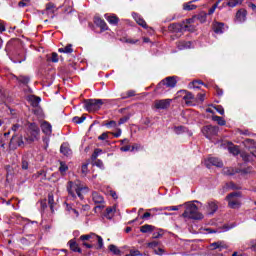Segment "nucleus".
Returning a JSON list of instances; mask_svg holds the SVG:
<instances>
[{
    "instance_id": "obj_1",
    "label": "nucleus",
    "mask_w": 256,
    "mask_h": 256,
    "mask_svg": "<svg viewBox=\"0 0 256 256\" xmlns=\"http://www.w3.org/2000/svg\"><path fill=\"white\" fill-rule=\"evenodd\" d=\"M178 81L179 77L177 76H168L164 78L156 87L157 95H163L164 93H167L168 89H175V87H177Z\"/></svg>"
},
{
    "instance_id": "obj_2",
    "label": "nucleus",
    "mask_w": 256,
    "mask_h": 256,
    "mask_svg": "<svg viewBox=\"0 0 256 256\" xmlns=\"http://www.w3.org/2000/svg\"><path fill=\"white\" fill-rule=\"evenodd\" d=\"M39 133H41V130L39 129V125H37V123H28L26 134L24 135L26 143L31 145V143L39 141Z\"/></svg>"
},
{
    "instance_id": "obj_3",
    "label": "nucleus",
    "mask_w": 256,
    "mask_h": 256,
    "mask_svg": "<svg viewBox=\"0 0 256 256\" xmlns=\"http://www.w3.org/2000/svg\"><path fill=\"white\" fill-rule=\"evenodd\" d=\"M186 209L184 213H182V217L184 219H193L194 221H199L203 219V214L200 213L199 207L193 203H185Z\"/></svg>"
},
{
    "instance_id": "obj_4",
    "label": "nucleus",
    "mask_w": 256,
    "mask_h": 256,
    "mask_svg": "<svg viewBox=\"0 0 256 256\" xmlns=\"http://www.w3.org/2000/svg\"><path fill=\"white\" fill-rule=\"evenodd\" d=\"M107 101V99H84L82 100V103L85 111H88V113H95V111H99Z\"/></svg>"
},
{
    "instance_id": "obj_5",
    "label": "nucleus",
    "mask_w": 256,
    "mask_h": 256,
    "mask_svg": "<svg viewBox=\"0 0 256 256\" xmlns=\"http://www.w3.org/2000/svg\"><path fill=\"white\" fill-rule=\"evenodd\" d=\"M238 198L243 197L242 192H232L228 194L225 198L226 201H228V207L230 209H240L241 208V201Z\"/></svg>"
},
{
    "instance_id": "obj_6",
    "label": "nucleus",
    "mask_w": 256,
    "mask_h": 256,
    "mask_svg": "<svg viewBox=\"0 0 256 256\" xmlns=\"http://www.w3.org/2000/svg\"><path fill=\"white\" fill-rule=\"evenodd\" d=\"M92 201L95 203V207L93 209L94 213H101L103 209H105V198H103V195H101L99 192H92Z\"/></svg>"
},
{
    "instance_id": "obj_7",
    "label": "nucleus",
    "mask_w": 256,
    "mask_h": 256,
    "mask_svg": "<svg viewBox=\"0 0 256 256\" xmlns=\"http://www.w3.org/2000/svg\"><path fill=\"white\" fill-rule=\"evenodd\" d=\"M202 133L206 137V139H209L211 141L213 137H217V135L219 134V127L213 125L204 126L202 128Z\"/></svg>"
},
{
    "instance_id": "obj_8",
    "label": "nucleus",
    "mask_w": 256,
    "mask_h": 256,
    "mask_svg": "<svg viewBox=\"0 0 256 256\" xmlns=\"http://www.w3.org/2000/svg\"><path fill=\"white\" fill-rule=\"evenodd\" d=\"M184 103L187 107H195V105H199V103H203L205 98L203 97H184Z\"/></svg>"
},
{
    "instance_id": "obj_9",
    "label": "nucleus",
    "mask_w": 256,
    "mask_h": 256,
    "mask_svg": "<svg viewBox=\"0 0 256 256\" xmlns=\"http://www.w3.org/2000/svg\"><path fill=\"white\" fill-rule=\"evenodd\" d=\"M207 169H211V167H219L220 169L223 167V161L217 157H210L206 161Z\"/></svg>"
},
{
    "instance_id": "obj_10",
    "label": "nucleus",
    "mask_w": 256,
    "mask_h": 256,
    "mask_svg": "<svg viewBox=\"0 0 256 256\" xmlns=\"http://www.w3.org/2000/svg\"><path fill=\"white\" fill-rule=\"evenodd\" d=\"M172 99L156 100L154 102L155 109H169L171 107Z\"/></svg>"
},
{
    "instance_id": "obj_11",
    "label": "nucleus",
    "mask_w": 256,
    "mask_h": 256,
    "mask_svg": "<svg viewBox=\"0 0 256 256\" xmlns=\"http://www.w3.org/2000/svg\"><path fill=\"white\" fill-rule=\"evenodd\" d=\"M208 215H215L219 209V202L217 201H211L208 202Z\"/></svg>"
},
{
    "instance_id": "obj_12",
    "label": "nucleus",
    "mask_w": 256,
    "mask_h": 256,
    "mask_svg": "<svg viewBox=\"0 0 256 256\" xmlns=\"http://www.w3.org/2000/svg\"><path fill=\"white\" fill-rule=\"evenodd\" d=\"M60 153L64 155L65 157H69L70 155H73V151L69 147V143L64 142L60 146Z\"/></svg>"
},
{
    "instance_id": "obj_13",
    "label": "nucleus",
    "mask_w": 256,
    "mask_h": 256,
    "mask_svg": "<svg viewBox=\"0 0 256 256\" xmlns=\"http://www.w3.org/2000/svg\"><path fill=\"white\" fill-rule=\"evenodd\" d=\"M247 19V10L245 9H240L236 13V22L237 23H244Z\"/></svg>"
},
{
    "instance_id": "obj_14",
    "label": "nucleus",
    "mask_w": 256,
    "mask_h": 256,
    "mask_svg": "<svg viewBox=\"0 0 256 256\" xmlns=\"http://www.w3.org/2000/svg\"><path fill=\"white\" fill-rule=\"evenodd\" d=\"M210 249L212 251H215L217 249L219 251H223V249H227V245L223 241H217V242H214V243L210 244Z\"/></svg>"
},
{
    "instance_id": "obj_15",
    "label": "nucleus",
    "mask_w": 256,
    "mask_h": 256,
    "mask_svg": "<svg viewBox=\"0 0 256 256\" xmlns=\"http://www.w3.org/2000/svg\"><path fill=\"white\" fill-rule=\"evenodd\" d=\"M94 23L97 25V27H100L101 31H107V23L105 20L101 19L100 17L96 16L94 17Z\"/></svg>"
},
{
    "instance_id": "obj_16",
    "label": "nucleus",
    "mask_w": 256,
    "mask_h": 256,
    "mask_svg": "<svg viewBox=\"0 0 256 256\" xmlns=\"http://www.w3.org/2000/svg\"><path fill=\"white\" fill-rule=\"evenodd\" d=\"M68 245L70 247V251H73L74 253H82V250L75 239L68 241Z\"/></svg>"
},
{
    "instance_id": "obj_17",
    "label": "nucleus",
    "mask_w": 256,
    "mask_h": 256,
    "mask_svg": "<svg viewBox=\"0 0 256 256\" xmlns=\"http://www.w3.org/2000/svg\"><path fill=\"white\" fill-rule=\"evenodd\" d=\"M132 17L133 19H135L136 23L140 25V27L147 29V22H145V20L141 16H139V14L133 12Z\"/></svg>"
},
{
    "instance_id": "obj_18",
    "label": "nucleus",
    "mask_w": 256,
    "mask_h": 256,
    "mask_svg": "<svg viewBox=\"0 0 256 256\" xmlns=\"http://www.w3.org/2000/svg\"><path fill=\"white\" fill-rule=\"evenodd\" d=\"M28 103H30L31 107L37 108L40 107L39 103H41V97H28Z\"/></svg>"
},
{
    "instance_id": "obj_19",
    "label": "nucleus",
    "mask_w": 256,
    "mask_h": 256,
    "mask_svg": "<svg viewBox=\"0 0 256 256\" xmlns=\"http://www.w3.org/2000/svg\"><path fill=\"white\" fill-rule=\"evenodd\" d=\"M191 41H180L177 44V47L180 51H183V49H191Z\"/></svg>"
},
{
    "instance_id": "obj_20",
    "label": "nucleus",
    "mask_w": 256,
    "mask_h": 256,
    "mask_svg": "<svg viewBox=\"0 0 256 256\" xmlns=\"http://www.w3.org/2000/svg\"><path fill=\"white\" fill-rule=\"evenodd\" d=\"M224 27V24L223 23H219V22H216L213 24V31L214 33H217V35H221V33H223V28Z\"/></svg>"
},
{
    "instance_id": "obj_21",
    "label": "nucleus",
    "mask_w": 256,
    "mask_h": 256,
    "mask_svg": "<svg viewBox=\"0 0 256 256\" xmlns=\"http://www.w3.org/2000/svg\"><path fill=\"white\" fill-rule=\"evenodd\" d=\"M240 157H242V160L245 162V163H250V161H253V154L250 152V153H247V152H241L240 153Z\"/></svg>"
},
{
    "instance_id": "obj_22",
    "label": "nucleus",
    "mask_w": 256,
    "mask_h": 256,
    "mask_svg": "<svg viewBox=\"0 0 256 256\" xmlns=\"http://www.w3.org/2000/svg\"><path fill=\"white\" fill-rule=\"evenodd\" d=\"M201 85H205L203 81L194 80L188 84L189 89H201Z\"/></svg>"
},
{
    "instance_id": "obj_23",
    "label": "nucleus",
    "mask_w": 256,
    "mask_h": 256,
    "mask_svg": "<svg viewBox=\"0 0 256 256\" xmlns=\"http://www.w3.org/2000/svg\"><path fill=\"white\" fill-rule=\"evenodd\" d=\"M154 229H155V226L149 225V224H145L140 227L141 233H153Z\"/></svg>"
},
{
    "instance_id": "obj_24",
    "label": "nucleus",
    "mask_w": 256,
    "mask_h": 256,
    "mask_svg": "<svg viewBox=\"0 0 256 256\" xmlns=\"http://www.w3.org/2000/svg\"><path fill=\"white\" fill-rule=\"evenodd\" d=\"M197 0L190 1L188 3H185L183 5L184 11H193L194 9H197V6L193 3H195Z\"/></svg>"
},
{
    "instance_id": "obj_25",
    "label": "nucleus",
    "mask_w": 256,
    "mask_h": 256,
    "mask_svg": "<svg viewBox=\"0 0 256 256\" xmlns=\"http://www.w3.org/2000/svg\"><path fill=\"white\" fill-rule=\"evenodd\" d=\"M105 18L110 25H117V23H119V17L115 16L114 14L110 16L105 15Z\"/></svg>"
},
{
    "instance_id": "obj_26",
    "label": "nucleus",
    "mask_w": 256,
    "mask_h": 256,
    "mask_svg": "<svg viewBox=\"0 0 256 256\" xmlns=\"http://www.w3.org/2000/svg\"><path fill=\"white\" fill-rule=\"evenodd\" d=\"M21 169H22V171H28L29 170V158L27 156L22 157Z\"/></svg>"
},
{
    "instance_id": "obj_27",
    "label": "nucleus",
    "mask_w": 256,
    "mask_h": 256,
    "mask_svg": "<svg viewBox=\"0 0 256 256\" xmlns=\"http://www.w3.org/2000/svg\"><path fill=\"white\" fill-rule=\"evenodd\" d=\"M41 127L42 132L45 133V135H50V133H52V127L49 122H44Z\"/></svg>"
},
{
    "instance_id": "obj_28",
    "label": "nucleus",
    "mask_w": 256,
    "mask_h": 256,
    "mask_svg": "<svg viewBox=\"0 0 256 256\" xmlns=\"http://www.w3.org/2000/svg\"><path fill=\"white\" fill-rule=\"evenodd\" d=\"M229 153L234 155V157H237V155H241V150L239 149V146H230L228 147Z\"/></svg>"
},
{
    "instance_id": "obj_29",
    "label": "nucleus",
    "mask_w": 256,
    "mask_h": 256,
    "mask_svg": "<svg viewBox=\"0 0 256 256\" xmlns=\"http://www.w3.org/2000/svg\"><path fill=\"white\" fill-rule=\"evenodd\" d=\"M222 173H223V175L233 177V175H235V168L225 167V168H223Z\"/></svg>"
},
{
    "instance_id": "obj_30",
    "label": "nucleus",
    "mask_w": 256,
    "mask_h": 256,
    "mask_svg": "<svg viewBox=\"0 0 256 256\" xmlns=\"http://www.w3.org/2000/svg\"><path fill=\"white\" fill-rule=\"evenodd\" d=\"M73 52V45L68 44L66 47L64 48H59L58 49V53H72Z\"/></svg>"
},
{
    "instance_id": "obj_31",
    "label": "nucleus",
    "mask_w": 256,
    "mask_h": 256,
    "mask_svg": "<svg viewBox=\"0 0 256 256\" xmlns=\"http://www.w3.org/2000/svg\"><path fill=\"white\" fill-rule=\"evenodd\" d=\"M18 83H21L22 85H27L29 81L31 80L28 76H18L16 77Z\"/></svg>"
},
{
    "instance_id": "obj_32",
    "label": "nucleus",
    "mask_w": 256,
    "mask_h": 256,
    "mask_svg": "<svg viewBox=\"0 0 256 256\" xmlns=\"http://www.w3.org/2000/svg\"><path fill=\"white\" fill-rule=\"evenodd\" d=\"M212 121H216L221 127L225 126L227 122L221 116H213Z\"/></svg>"
},
{
    "instance_id": "obj_33",
    "label": "nucleus",
    "mask_w": 256,
    "mask_h": 256,
    "mask_svg": "<svg viewBox=\"0 0 256 256\" xmlns=\"http://www.w3.org/2000/svg\"><path fill=\"white\" fill-rule=\"evenodd\" d=\"M108 249L111 253H113V255H121V250L118 249L115 244H110L108 246Z\"/></svg>"
},
{
    "instance_id": "obj_34",
    "label": "nucleus",
    "mask_w": 256,
    "mask_h": 256,
    "mask_svg": "<svg viewBox=\"0 0 256 256\" xmlns=\"http://www.w3.org/2000/svg\"><path fill=\"white\" fill-rule=\"evenodd\" d=\"M94 237H96L97 241H98V245L94 246L95 249L100 250L103 249L104 244H103V237L99 236V235H95L93 234Z\"/></svg>"
},
{
    "instance_id": "obj_35",
    "label": "nucleus",
    "mask_w": 256,
    "mask_h": 256,
    "mask_svg": "<svg viewBox=\"0 0 256 256\" xmlns=\"http://www.w3.org/2000/svg\"><path fill=\"white\" fill-rule=\"evenodd\" d=\"M102 126L107 127V129H116L117 122L114 121V120H111L109 122H106V123L102 124Z\"/></svg>"
},
{
    "instance_id": "obj_36",
    "label": "nucleus",
    "mask_w": 256,
    "mask_h": 256,
    "mask_svg": "<svg viewBox=\"0 0 256 256\" xmlns=\"http://www.w3.org/2000/svg\"><path fill=\"white\" fill-rule=\"evenodd\" d=\"M18 141H19V135L14 134L10 140V144H9L10 147H17Z\"/></svg>"
},
{
    "instance_id": "obj_37",
    "label": "nucleus",
    "mask_w": 256,
    "mask_h": 256,
    "mask_svg": "<svg viewBox=\"0 0 256 256\" xmlns=\"http://www.w3.org/2000/svg\"><path fill=\"white\" fill-rule=\"evenodd\" d=\"M85 119H87V117L85 115H82L81 117L75 116L72 119V121H73V123H76L77 125H81V123H83V121H85Z\"/></svg>"
},
{
    "instance_id": "obj_38",
    "label": "nucleus",
    "mask_w": 256,
    "mask_h": 256,
    "mask_svg": "<svg viewBox=\"0 0 256 256\" xmlns=\"http://www.w3.org/2000/svg\"><path fill=\"white\" fill-rule=\"evenodd\" d=\"M67 191H68V195L73 197V199H75V197H77L75 195V192H73V183L71 181L68 182Z\"/></svg>"
},
{
    "instance_id": "obj_39",
    "label": "nucleus",
    "mask_w": 256,
    "mask_h": 256,
    "mask_svg": "<svg viewBox=\"0 0 256 256\" xmlns=\"http://www.w3.org/2000/svg\"><path fill=\"white\" fill-rule=\"evenodd\" d=\"M48 205H50L51 212L53 213L55 210L53 209V205H55V198L53 194H48Z\"/></svg>"
},
{
    "instance_id": "obj_40",
    "label": "nucleus",
    "mask_w": 256,
    "mask_h": 256,
    "mask_svg": "<svg viewBox=\"0 0 256 256\" xmlns=\"http://www.w3.org/2000/svg\"><path fill=\"white\" fill-rule=\"evenodd\" d=\"M74 190L76 192V195L79 197V199H81V201H83L84 196H83V193H81V191H83V188L79 187L78 185H75Z\"/></svg>"
},
{
    "instance_id": "obj_41",
    "label": "nucleus",
    "mask_w": 256,
    "mask_h": 256,
    "mask_svg": "<svg viewBox=\"0 0 256 256\" xmlns=\"http://www.w3.org/2000/svg\"><path fill=\"white\" fill-rule=\"evenodd\" d=\"M103 153V150L96 148L93 152V154L91 155V159L92 161H97V157H99V154Z\"/></svg>"
},
{
    "instance_id": "obj_42",
    "label": "nucleus",
    "mask_w": 256,
    "mask_h": 256,
    "mask_svg": "<svg viewBox=\"0 0 256 256\" xmlns=\"http://www.w3.org/2000/svg\"><path fill=\"white\" fill-rule=\"evenodd\" d=\"M59 171L60 173H66V171H69V166L65 162H60Z\"/></svg>"
},
{
    "instance_id": "obj_43",
    "label": "nucleus",
    "mask_w": 256,
    "mask_h": 256,
    "mask_svg": "<svg viewBox=\"0 0 256 256\" xmlns=\"http://www.w3.org/2000/svg\"><path fill=\"white\" fill-rule=\"evenodd\" d=\"M240 3H242V0H229L227 5L228 7H237Z\"/></svg>"
},
{
    "instance_id": "obj_44",
    "label": "nucleus",
    "mask_w": 256,
    "mask_h": 256,
    "mask_svg": "<svg viewBox=\"0 0 256 256\" xmlns=\"http://www.w3.org/2000/svg\"><path fill=\"white\" fill-rule=\"evenodd\" d=\"M183 207V205L179 206H166L163 208V211H179V208Z\"/></svg>"
},
{
    "instance_id": "obj_45",
    "label": "nucleus",
    "mask_w": 256,
    "mask_h": 256,
    "mask_svg": "<svg viewBox=\"0 0 256 256\" xmlns=\"http://www.w3.org/2000/svg\"><path fill=\"white\" fill-rule=\"evenodd\" d=\"M227 187L229 189H232L233 191H239L241 190V187L240 186H237V184H235L234 182H230L227 184Z\"/></svg>"
},
{
    "instance_id": "obj_46",
    "label": "nucleus",
    "mask_w": 256,
    "mask_h": 256,
    "mask_svg": "<svg viewBox=\"0 0 256 256\" xmlns=\"http://www.w3.org/2000/svg\"><path fill=\"white\" fill-rule=\"evenodd\" d=\"M219 3H221V0H218L209 10L208 15H213L215 13V9L219 6Z\"/></svg>"
},
{
    "instance_id": "obj_47",
    "label": "nucleus",
    "mask_w": 256,
    "mask_h": 256,
    "mask_svg": "<svg viewBox=\"0 0 256 256\" xmlns=\"http://www.w3.org/2000/svg\"><path fill=\"white\" fill-rule=\"evenodd\" d=\"M178 97H191L190 92L187 90H180L177 92Z\"/></svg>"
},
{
    "instance_id": "obj_48",
    "label": "nucleus",
    "mask_w": 256,
    "mask_h": 256,
    "mask_svg": "<svg viewBox=\"0 0 256 256\" xmlns=\"http://www.w3.org/2000/svg\"><path fill=\"white\" fill-rule=\"evenodd\" d=\"M113 211H115V209H113L112 207L106 208V212L104 213V217H106V219H111V213H113Z\"/></svg>"
},
{
    "instance_id": "obj_49",
    "label": "nucleus",
    "mask_w": 256,
    "mask_h": 256,
    "mask_svg": "<svg viewBox=\"0 0 256 256\" xmlns=\"http://www.w3.org/2000/svg\"><path fill=\"white\" fill-rule=\"evenodd\" d=\"M253 171V167L248 166L246 168H242L241 175H249Z\"/></svg>"
},
{
    "instance_id": "obj_50",
    "label": "nucleus",
    "mask_w": 256,
    "mask_h": 256,
    "mask_svg": "<svg viewBox=\"0 0 256 256\" xmlns=\"http://www.w3.org/2000/svg\"><path fill=\"white\" fill-rule=\"evenodd\" d=\"M81 173L82 175H87V173H89V164H83L81 167Z\"/></svg>"
},
{
    "instance_id": "obj_51",
    "label": "nucleus",
    "mask_w": 256,
    "mask_h": 256,
    "mask_svg": "<svg viewBox=\"0 0 256 256\" xmlns=\"http://www.w3.org/2000/svg\"><path fill=\"white\" fill-rule=\"evenodd\" d=\"M46 11L50 13H55V4L53 3L46 4Z\"/></svg>"
},
{
    "instance_id": "obj_52",
    "label": "nucleus",
    "mask_w": 256,
    "mask_h": 256,
    "mask_svg": "<svg viewBox=\"0 0 256 256\" xmlns=\"http://www.w3.org/2000/svg\"><path fill=\"white\" fill-rule=\"evenodd\" d=\"M50 61H52V63H59V54H57V52L52 53Z\"/></svg>"
},
{
    "instance_id": "obj_53",
    "label": "nucleus",
    "mask_w": 256,
    "mask_h": 256,
    "mask_svg": "<svg viewBox=\"0 0 256 256\" xmlns=\"http://www.w3.org/2000/svg\"><path fill=\"white\" fill-rule=\"evenodd\" d=\"M159 246V242L158 241H152V242H149L148 243V247L150 248V249H157V247Z\"/></svg>"
},
{
    "instance_id": "obj_54",
    "label": "nucleus",
    "mask_w": 256,
    "mask_h": 256,
    "mask_svg": "<svg viewBox=\"0 0 256 256\" xmlns=\"http://www.w3.org/2000/svg\"><path fill=\"white\" fill-rule=\"evenodd\" d=\"M153 239H160V237H163V230H159L158 232H154L152 235Z\"/></svg>"
},
{
    "instance_id": "obj_55",
    "label": "nucleus",
    "mask_w": 256,
    "mask_h": 256,
    "mask_svg": "<svg viewBox=\"0 0 256 256\" xmlns=\"http://www.w3.org/2000/svg\"><path fill=\"white\" fill-rule=\"evenodd\" d=\"M99 141H105L106 139H109V132H103L99 137Z\"/></svg>"
},
{
    "instance_id": "obj_56",
    "label": "nucleus",
    "mask_w": 256,
    "mask_h": 256,
    "mask_svg": "<svg viewBox=\"0 0 256 256\" xmlns=\"http://www.w3.org/2000/svg\"><path fill=\"white\" fill-rule=\"evenodd\" d=\"M154 253L155 255L163 256L165 254V250L163 248H155Z\"/></svg>"
},
{
    "instance_id": "obj_57",
    "label": "nucleus",
    "mask_w": 256,
    "mask_h": 256,
    "mask_svg": "<svg viewBox=\"0 0 256 256\" xmlns=\"http://www.w3.org/2000/svg\"><path fill=\"white\" fill-rule=\"evenodd\" d=\"M214 109L217 111V113H219L220 115H225V109H223V106H216L214 107Z\"/></svg>"
},
{
    "instance_id": "obj_58",
    "label": "nucleus",
    "mask_w": 256,
    "mask_h": 256,
    "mask_svg": "<svg viewBox=\"0 0 256 256\" xmlns=\"http://www.w3.org/2000/svg\"><path fill=\"white\" fill-rule=\"evenodd\" d=\"M91 234H86V235H81L80 236V241H90L91 240Z\"/></svg>"
},
{
    "instance_id": "obj_59",
    "label": "nucleus",
    "mask_w": 256,
    "mask_h": 256,
    "mask_svg": "<svg viewBox=\"0 0 256 256\" xmlns=\"http://www.w3.org/2000/svg\"><path fill=\"white\" fill-rule=\"evenodd\" d=\"M24 145L23 136H18V144H16V147H24Z\"/></svg>"
},
{
    "instance_id": "obj_60",
    "label": "nucleus",
    "mask_w": 256,
    "mask_h": 256,
    "mask_svg": "<svg viewBox=\"0 0 256 256\" xmlns=\"http://www.w3.org/2000/svg\"><path fill=\"white\" fill-rule=\"evenodd\" d=\"M33 113L34 115H41V113H43V109H41V106H38L34 108Z\"/></svg>"
},
{
    "instance_id": "obj_61",
    "label": "nucleus",
    "mask_w": 256,
    "mask_h": 256,
    "mask_svg": "<svg viewBox=\"0 0 256 256\" xmlns=\"http://www.w3.org/2000/svg\"><path fill=\"white\" fill-rule=\"evenodd\" d=\"M183 131H185V127H183V126H178L175 128V133H177V135H181V133H183Z\"/></svg>"
},
{
    "instance_id": "obj_62",
    "label": "nucleus",
    "mask_w": 256,
    "mask_h": 256,
    "mask_svg": "<svg viewBox=\"0 0 256 256\" xmlns=\"http://www.w3.org/2000/svg\"><path fill=\"white\" fill-rule=\"evenodd\" d=\"M120 151L127 153V151H131V145H125L120 148Z\"/></svg>"
},
{
    "instance_id": "obj_63",
    "label": "nucleus",
    "mask_w": 256,
    "mask_h": 256,
    "mask_svg": "<svg viewBox=\"0 0 256 256\" xmlns=\"http://www.w3.org/2000/svg\"><path fill=\"white\" fill-rule=\"evenodd\" d=\"M94 165H96V167H99L100 169H103V161L102 160H95Z\"/></svg>"
},
{
    "instance_id": "obj_64",
    "label": "nucleus",
    "mask_w": 256,
    "mask_h": 256,
    "mask_svg": "<svg viewBox=\"0 0 256 256\" xmlns=\"http://www.w3.org/2000/svg\"><path fill=\"white\" fill-rule=\"evenodd\" d=\"M131 256H141V252L139 250H130Z\"/></svg>"
}]
</instances>
